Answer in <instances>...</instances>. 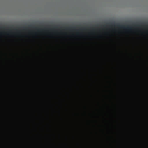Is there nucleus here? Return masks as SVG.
I'll use <instances>...</instances> for the list:
<instances>
[{
    "label": "nucleus",
    "instance_id": "nucleus-3",
    "mask_svg": "<svg viewBox=\"0 0 148 148\" xmlns=\"http://www.w3.org/2000/svg\"><path fill=\"white\" fill-rule=\"evenodd\" d=\"M80 29L82 30H84L85 29V27L81 28H80Z\"/></svg>",
    "mask_w": 148,
    "mask_h": 148
},
{
    "label": "nucleus",
    "instance_id": "nucleus-2",
    "mask_svg": "<svg viewBox=\"0 0 148 148\" xmlns=\"http://www.w3.org/2000/svg\"><path fill=\"white\" fill-rule=\"evenodd\" d=\"M124 28L129 30H131V27L129 26H128L126 27H124Z\"/></svg>",
    "mask_w": 148,
    "mask_h": 148
},
{
    "label": "nucleus",
    "instance_id": "nucleus-1",
    "mask_svg": "<svg viewBox=\"0 0 148 148\" xmlns=\"http://www.w3.org/2000/svg\"><path fill=\"white\" fill-rule=\"evenodd\" d=\"M75 27H68L66 28V29L68 30H75Z\"/></svg>",
    "mask_w": 148,
    "mask_h": 148
}]
</instances>
